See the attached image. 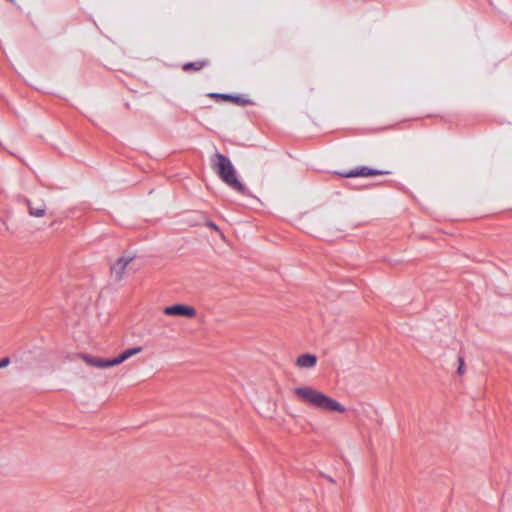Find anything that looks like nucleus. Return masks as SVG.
Returning a JSON list of instances; mask_svg holds the SVG:
<instances>
[{
  "label": "nucleus",
  "mask_w": 512,
  "mask_h": 512,
  "mask_svg": "<svg viewBox=\"0 0 512 512\" xmlns=\"http://www.w3.org/2000/svg\"><path fill=\"white\" fill-rule=\"evenodd\" d=\"M293 394L299 402L309 407L324 412H346V408L340 402L312 386L302 385L296 387L293 389Z\"/></svg>",
  "instance_id": "nucleus-1"
},
{
  "label": "nucleus",
  "mask_w": 512,
  "mask_h": 512,
  "mask_svg": "<svg viewBox=\"0 0 512 512\" xmlns=\"http://www.w3.org/2000/svg\"><path fill=\"white\" fill-rule=\"evenodd\" d=\"M211 167L230 188L241 194H246V188L238 180L236 170L228 157L219 152L215 153L211 158Z\"/></svg>",
  "instance_id": "nucleus-2"
},
{
  "label": "nucleus",
  "mask_w": 512,
  "mask_h": 512,
  "mask_svg": "<svg viewBox=\"0 0 512 512\" xmlns=\"http://www.w3.org/2000/svg\"><path fill=\"white\" fill-rule=\"evenodd\" d=\"M141 351L142 347L129 348L123 351L119 356L112 359H104L86 353H81L78 355V357L91 367L104 369L117 366L126 361L127 359H129L130 357L140 353Z\"/></svg>",
  "instance_id": "nucleus-3"
},
{
  "label": "nucleus",
  "mask_w": 512,
  "mask_h": 512,
  "mask_svg": "<svg viewBox=\"0 0 512 512\" xmlns=\"http://www.w3.org/2000/svg\"><path fill=\"white\" fill-rule=\"evenodd\" d=\"M133 259L134 256L132 255H123L111 265L110 276L115 282H119L124 278L126 268Z\"/></svg>",
  "instance_id": "nucleus-4"
},
{
  "label": "nucleus",
  "mask_w": 512,
  "mask_h": 512,
  "mask_svg": "<svg viewBox=\"0 0 512 512\" xmlns=\"http://www.w3.org/2000/svg\"><path fill=\"white\" fill-rule=\"evenodd\" d=\"M163 313L168 316H182L187 318H193L196 316V310L187 305L176 304L164 308Z\"/></svg>",
  "instance_id": "nucleus-5"
},
{
  "label": "nucleus",
  "mask_w": 512,
  "mask_h": 512,
  "mask_svg": "<svg viewBox=\"0 0 512 512\" xmlns=\"http://www.w3.org/2000/svg\"><path fill=\"white\" fill-rule=\"evenodd\" d=\"M388 172L376 170V169H370L368 167L362 166L358 167L354 170H350L348 172H342L340 175L345 178H351V177H368V176H376V175H382L387 174Z\"/></svg>",
  "instance_id": "nucleus-6"
},
{
  "label": "nucleus",
  "mask_w": 512,
  "mask_h": 512,
  "mask_svg": "<svg viewBox=\"0 0 512 512\" xmlns=\"http://www.w3.org/2000/svg\"><path fill=\"white\" fill-rule=\"evenodd\" d=\"M25 202L30 216L39 218L46 215V204L44 201L34 203L31 200L26 199Z\"/></svg>",
  "instance_id": "nucleus-7"
},
{
  "label": "nucleus",
  "mask_w": 512,
  "mask_h": 512,
  "mask_svg": "<svg viewBox=\"0 0 512 512\" xmlns=\"http://www.w3.org/2000/svg\"><path fill=\"white\" fill-rule=\"evenodd\" d=\"M317 363V357L313 354H302L296 359V366L299 368H313Z\"/></svg>",
  "instance_id": "nucleus-8"
},
{
  "label": "nucleus",
  "mask_w": 512,
  "mask_h": 512,
  "mask_svg": "<svg viewBox=\"0 0 512 512\" xmlns=\"http://www.w3.org/2000/svg\"><path fill=\"white\" fill-rule=\"evenodd\" d=\"M209 62L207 60H201L196 62H187L183 65L184 71H199L205 66H207Z\"/></svg>",
  "instance_id": "nucleus-9"
},
{
  "label": "nucleus",
  "mask_w": 512,
  "mask_h": 512,
  "mask_svg": "<svg viewBox=\"0 0 512 512\" xmlns=\"http://www.w3.org/2000/svg\"><path fill=\"white\" fill-rule=\"evenodd\" d=\"M457 373L459 375H463L465 373V362H464V358L462 356L458 357Z\"/></svg>",
  "instance_id": "nucleus-10"
},
{
  "label": "nucleus",
  "mask_w": 512,
  "mask_h": 512,
  "mask_svg": "<svg viewBox=\"0 0 512 512\" xmlns=\"http://www.w3.org/2000/svg\"><path fill=\"white\" fill-rule=\"evenodd\" d=\"M238 105H243L246 103V100H244L243 98L241 97H237V96H233V98L230 100Z\"/></svg>",
  "instance_id": "nucleus-11"
},
{
  "label": "nucleus",
  "mask_w": 512,
  "mask_h": 512,
  "mask_svg": "<svg viewBox=\"0 0 512 512\" xmlns=\"http://www.w3.org/2000/svg\"><path fill=\"white\" fill-rule=\"evenodd\" d=\"M213 97L221 98V99L229 100V101L233 98V96L227 95V94H213Z\"/></svg>",
  "instance_id": "nucleus-12"
},
{
  "label": "nucleus",
  "mask_w": 512,
  "mask_h": 512,
  "mask_svg": "<svg viewBox=\"0 0 512 512\" xmlns=\"http://www.w3.org/2000/svg\"><path fill=\"white\" fill-rule=\"evenodd\" d=\"M10 363V359L5 357L0 360V369L8 366Z\"/></svg>",
  "instance_id": "nucleus-13"
},
{
  "label": "nucleus",
  "mask_w": 512,
  "mask_h": 512,
  "mask_svg": "<svg viewBox=\"0 0 512 512\" xmlns=\"http://www.w3.org/2000/svg\"><path fill=\"white\" fill-rule=\"evenodd\" d=\"M207 225L216 231L218 230V226L213 222H208Z\"/></svg>",
  "instance_id": "nucleus-14"
}]
</instances>
